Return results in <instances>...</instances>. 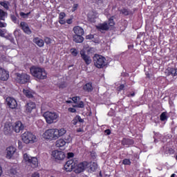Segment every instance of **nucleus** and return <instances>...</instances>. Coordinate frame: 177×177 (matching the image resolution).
Returning a JSON list of instances; mask_svg holds the SVG:
<instances>
[{"label":"nucleus","mask_w":177,"mask_h":177,"mask_svg":"<svg viewBox=\"0 0 177 177\" xmlns=\"http://www.w3.org/2000/svg\"><path fill=\"white\" fill-rule=\"evenodd\" d=\"M31 75L37 80H46L47 73L44 68L37 66H32L30 69Z\"/></svg>","instance_id":"nucleus-1"},{"label":"nucleus","mask_w":177,"mask_h":177,"mask_svg":"<svg viewBox=\"0 0 177 177\" xmlns=\"http://www.w3.org/2000/svg\"><path fill=\"white\" fill-rule=\"evenodd\" d=\"M67 131L64 128L50 129L51 140H57L59 138L64 136Z\"/></svg>","instance_id":"nucleus-2"},{"label":"nucleus","mask_w":177,"mask_h":177,"mask_svg":"<svg viewBox=\"0 0 177 177\" xmlns=\"http://www.w3.org/2000/svg\"><path fill=\"white\" fill-rule=\"evenodd\" d=\"M43 117L46 119V122L47 124H51L57 122V119L59 118V113L57 112H44Z\"/></svg>","instance_id":"nucleus-3"},{"label":"nucleus","mask_w":177,"mask_h":177,"mask_svg":"<svg viewBox=\"0 0 177 177\" xmlns=\"http://www.w3.org/2000/svg\"><path fill=\"white\" fill-rule=\"evenodd\" d=\"M94 66L97 68H103L106 65H107V62H106V58L102 55H99L95 54L93 57Z\"/></svg>","instance_id":"nucleus-4"},{"label":"nucleus","mask_w":177,"mask_h":177,"mask_svg":"<svg viewBox=\"0 0 177 177\" xmlns=\"http://www.w3.org/2000/svg\"><path fill=\"white\" fill-rule=\"evenodd\" d=\"M22 140L26 144L35 143L37 142L38 139L33 133L26 131L22 135Z\"/></svg>","instance_id":"nucleus-5"},{"label":"nucleus","mask_w":177,"mask_h":177,"mask_svg":"<svg viewBox=\"0 0 177 177\" xmlns=\"http://www.w3.org/2000/svg\"><path fill=\"white\" fill-rule=\"evenodd\" d=\"M30 80V76L25 73H16V81L21 84H27Z\"/></svg>","instance_id":"nucleus-6"},{"label":"nucleus","mask_w":177,"mask_h":177,"mask_svg":"<svg viewBox=\"0 0 177 177\" xmlns=\"http://www.w3.org/2000/svg\"><path fill=\"white\" fill-rule=\"evenodd\" d=\"M76 165H75L74 171L76 174L84 171L88 166V162H83L78 164L77 160H75Z\"/></svg>","instance_id":"nucleus-7"},{"label":"nucleus","mask_w":177,"mask_h":177,"mask_svg":"<svg viewBox=\"0 0 177 177\" xmlns=\"http://www.w3.org/2000/svg\"><path fill=\"white\" fill-rule=\"evenodd\" d=\"M24 159L26 162L30 164V165L33 168L37 167L38 166V160L35 157L32 158L28 154L25 153V154H24Z\"/></svg>","instance_id":"nucleus-8"},{"label":"nucleus","mask_w":177,"mask_h":177,"mask_svg":"<svg viewBox=\"0 0 177 177\" xmlns=\"http://www.w3.org/2000/svg\"><path fill=\"white\" fill-rule=\"evenodd\" d=\"M51 155L55 160H62L66 158L64 152L58 150L52 151Z\"/></svg>","instance_id":"nucleus-9"},{"label":"nucleus","mask_w":177,"mask_h":177,"mask_svg":"<svg viewBox=\"0 0 177 177\" xmlns=\"http://www.w3.org/2000/svg\"><path fill=\"white\" fill-rule=\"evenodd\" d=\"M76 165V160H68L66 164L64 165V169L66 171H72L73 169L75 170V167Z\"/></svg>","instance_id":"nucleus-10"},{"label":"nucleus","mask_w":177,"mask_h":177,"mask_svg":"<svg viewBox=\"0 0 177 177\" xmlns=\"http://www.w3.org/2000/svg\"><path fill=\"white\" fill-rule=\"evenodd\" d=\"M6 102L8 106L12 109H15L17 106V102L16 100L12 97H8L6 98Z\"/></svg>","instance_id":"nucleus-11"},{"label":"nucleus","mask_w":177,"mask_h":177,"mask_svg":"<svg viewBox=\"0 0 177 177\" xmlns=\"http://www.w3.org/2000/svg\"><path fill=\"white\" fill-rule=\"evenodd\" d=\"M20 27L26 34L30 35L32 33V30L27 23L24 21L21 22Z\"/></svg>","instance_id":"nucleus-12"},{"label":"nucleus","mask_w":177,"mask_h":177,"mask_svg":"<svg viewBox=\"0 0 177 177\" xmlns=\"http://www.w3.org/2000/svg\"><path fill=\"white\" fill-rule=\"evenodd\" d=\"M80 55H81L82 59H83V60L85 62V64L86 65H90L92 63V59L91 57L86 55L84 51L83 50L80 51Z\"/></svg>","instance_id":"nucleus-13"},{"label":"nucleus","mask_w":177,"mask_h":177,"mask_svg":"<svg viewBox=\"0 0 177 177\" xmlns=\"http://www.w3.org/2000/svg\"><path fill=\"white\" fill-rule=\"evenodd\" d=\"M9 78L8 73L0 67V80L6 81Z\"/></svg>","instance_id":"nucleus-14"},{"label":"nucleus","mask_w":177,"mask_h":177,"mask_svg":"<svg viewBox=\"0 0 177 177\" xmlns=\"http://www.w3.org/2000/svg\"><path fill=\"white\" fill-rule=\"evenodd\" d=\"M98 15L97 13L91 11L88 14V20L91 23L96 22V19L97 18Z\"/></svg>","instance_id":"nucleus-15"},{"label":"nucleus","mask_w":177,"mask_h":177,"mask_svg":"<svg viewBox=\"0 0 177 177\" xmlns=\"http://www.w3.org/2000/svg\"><path fill=\"white\" fill-rule=\"evenodd\" d=\"M36 108V104L33 102H28L26 105V113H31Z\"/></svg>","instance_id":"nucleus-16"},{"label":"nucleus","mask_w":177,"mask_h":177,"mask_svg":"<svg viewBox=\"0 0 177 177\" xmlns=\"http://www.w3.org/2000/svg\"><path fill=\"white\" fill-rule=\"evenodd\" d=\"M16 151V149L13 147H9L6 149V158L10 159Z\"/></svg>","instance_id":"nucleus-17"},{"label":"nucleus","mask_w":177,"mask_h":177,"mask_svg":"<svg viewBox=\"0 0 177 177\" xmlns=\"http://www.w3.org/2000/svg\"><path fill=\"white\" fill-rule=\"evenodd\" d=\"M12 129L16 132V133H19L21 130L24 129V126L21 123V122H16L15 123V125L12 127Z\"/></svg>","instance_id":"nucleus-18"},{"label":"nucleus","mask_w":177,"mask_h":177,"mask_svg":"<svg viewBox=\"0 0 177 177\" xmlns=\"http://www.w3.org/2000/svg\"><path fill=\"white\" fill-rule=\"evenodd\" d=\"M13 127H12L11 123H6L3 129V132L6 135H9L11 133Z\"/></svg>","instance_id":"nucleus-19"},{"label":"nucleus","mask_w":177,"mask_h":177,"mask_svg":"<svg viewBox=\"0 0 177 177\" xmlns=\"http://www.w3.org/2000/svg\"><path fill=\"white\" fill-rule=\"evenodd\" d=\"M10 174L15 177L19 176L21 171L18 166H15L10 169Z\"/></svg>","instance_id":"nucleus-20"},{"label":"nucleus","mask_w":177,"mask_h":177,"mask_svg":"<svg viewBox=\"0 0 177 177\" xmlns=\"http://www.w3.org/2000/svg\"><path fill=\"white\" fill-rule=\"evenodd\" d=\"M23 93L26 97L29 99L33 98L34 92L32 90L29 88L24 89Z\"/></svg>","instance_id":"nucleus-21"},{"label":"nucleus","mask_w":177,"mask_h":177,"mask_svg":"<svg viewBox=\"0 0 177 177\" xmlns=\"http://www.w3.org/2000/svg\"><path fill=\"white\" fill-rule=\"evenodd\" d=\"M75 35H83L84 34V30L80 26H75L73 29Z\"/></svg>","instance_id":"nucleus-22"},{"label":"nucleus","mask_w":177,"mask_h":177,"mask_svg":"<svg viewBox=\"0 0 177 177\" xmlns=\"http://www.w3.org/2000/svg\"><path fill=\"white\" fill-rule=\"evenodd\" d=\"M83 90L85 92L91 93L93 91V86L92 83L88 82L83 86Z\"/></svg>","instance_id":"nucleus-23"},{"label":"nucleus","mask_w":177,"mask_h":177,"mask_svg":"<svg viewBox=\"0 0 177 177\" xmlns=\"http://www.w3.org/2000/svg\"><path fill=\"white\" fill-rule=\"evenodd\" d=\"M41 137H43V138H44V140H52L50 129H47L46 131H44L43 135H41Z\"/></svg>","instance_id":"nucleus-24"},{"label":"nucleus","mask_w":177,"mask_h":177,"mask_svg":"<svg viewBox=\"0 0 177 177\" xmlns=\"http://www.w3.org/2000/svg\"><path fill=\"white\" fill-rule=\"evenodd\" d=\"M33 41L39 46V47H43L44 46V41L39 37H35Z\"/></svg>","instance_id":"nucleus-25"},{"label":"nucleus","mask_w":177,"mask_h":177,"mask_svg":"<svg viewBox=\"0 0 177 177\" xmlns=\"http://www.w3.org/2000/svg\"><path fill=\"white\" fill-rule=\"evenodd\" d=\"M90 171H95L97 169V164L96 162L88 163V167Z\"/></svg>","instance_id":"nucleus-26"},{"label":"nucleus","mask_w":177,"mask_h":177,"mask_svg":"<svg viewBox=\"0 0 177 177\" xmlns=\"http://www.w3.org/2000/svg\"><path fill=\"white\" fill-rule=\"evenodd\" d=\"M66 144V143L64 139H59L55 142V147L60 148V147H64Z\"/></svg>","instance_id":"nucleus-27"},{"label":"nucleus","mask_w":177,"mask_h":177,"mask_svg":"<svg viewBox=\"0 0 177 177\" xmlns=\"http://www.w3.org/2000/svg\"><path fill=\"white\" fill-rule=\"evenodd\" d=\"M73 41L77 43H82L84 41V37H82V35H75L73 36Z\"/></svg>","instance_id":"nucleus-28"},{"label":"nucleus","mask_w":177,"mask_h":177,"mask_svg":"<svg viewBox=\"0 0 177 177\" xmlns=\"http://www.w3.org/2000/svg\"><path fill=\"white\" fill-rule=\"evenodd\" d=\"M97 28L99 30H109V24H107V23L99 24L97 26Z\"/></svg>","instance_id":"nucleus-29"},{"label":"nucleus","mask_w":177,"mask_h":177,"mask_svg":"<svg viewBox=\"0 0 177 177\" xmlns=\"http://www.w3.org/2000/svg\"><path fill=\"white\" fill-rule=\"evenodd\" d=\"M133 143H134V142L131 139L124 138L122 140V145L124 146V145H127V146L132 145Z\"/></svg>","instance_id":"nucleus-30"},{"label":"nucleus","mask_w":177,"mask_h":177,"mask_svg":"<svg viewBox=\"0 0 177 177\" xmlns=\"http://www.w3.org/2000/svg\"><path fill=\"white\" fill-rule=\"evenodd\" d=\"M79 122H84V119H82L81 116H76L73 119L72 124L76 125Z\"/></svg>","instance_id":"nucleus-31"},{"label":"nucleus","mask_w":177,"mask_h":177,"mask_svg":"<svg viewBox=\"0 0 177 177\" xmlns=\"http://www.w3.org/2000/svg\"><path fill=\"white\" fill-rule=\"evenodd\" d=\"M64 135H65L64 136V138L63 140L65 141V143L66 144L71 143L72 142V140H73V138L71 136V135L67 133V132Z\"/></svg>","instance_id":"nucleus-32"},{"label":"nucleus","mask_w":177,"mask_h":177,"mask_svg":"<svg viewBox=\"0 0 177 177\" xmlns=\"http://www.w3.org/2000/svg\"><path fill=\"white\" fill-rule=\"evenodd\" d=\"M169 75H171L173 77H176L177 68H170V71H169Z\"/></svg>","instance_id":"nucleus-33"},{"label":"nucleus","mask_w":177,"mask_h":177,"mask_svg":"<svg viewBox=\"0 0 177 177\" xmlns=\"http://www.w3.org/2000/svg\"><path fill=\"white\" fill-rule=\"evenodd\" d=\"M73 106L82 109L84 107V102L83 101H79L76 104L73 105Z\"/></svg>","instance_id":"nucleus-34"},{"label":"nucleus","mask_w":177,"mask_h":177,"mask_svg":"<svg viewBox=\"0 0 177 177\" xmlns=\"http://www.w3.org/2000/svg\"><path fill=\"white\" fill-rule=\"evenodd\" d=\"M0 5L3 6L5 9L8 10L9 9V3L7 1H3L0 2Z\"/></svg>","instance_id":"nucleus-35"},{"label":"nucleus","mask_w":177,"mask_h":177,"mask_svg":"<svg viewBox=\"0 0 177 177\" xmlns=\"http://www.w3.org/2000/svg\"><path fill=\"white\" fill-rule=\"evenodd\" d=\"M6 16H7V13L0 9V19L4 20Z\"/></svg>","instance_id":"nucleus-36"},{"label":"nucleus","mask_w":177,"mask_h":177,"mask_svg":"<svg viewBox=\"0 0 177 177\" xmlns=\"http://www.w3.org/2000/svg\"><path fill=\"white\" fill-rule=\"evenodd\" d=\"M167 119V113L165 112H163L160 115V121H165Z\"/></svg>","instance_id":"nucleus-37"},{"label":"nucleus","mask_w":177,"mask_h":177,"mask_svg":"<svg viewBox=\"0 0 177 177\" xmlns=\"http://www.w3.org/2000/svg\"><path fill=\"white\" fill-rule=\"evenodd\" d=\"M72 100H73V102L75 104H77L79 102V101L80 100V97H79V96L73 97H72Z\"/></svg>","instance_id":"nucleus-38"},{"label":"nucleus","mask_w":177,"mask_h":177,"mask_svg":"<svg viewBox=\"0 0 177 177\" xmlns=\"http://www.w3.org/2000/svg\"><path fill=\"white\" fill-rule=\"evenodd\" d=\"M71 55H73V56H77V55H78V51H77V49H75V48H72V49H71Z\"/></svg>","instance_id":"nucleus-39"},{"label":"nucleus","mask_w":177,"mask_h":177,"mask_svg":"<svg viewBox=\"0 0 177 177\" xmlns=\"http://www.w3.org/2000/svg\"><path fill=\"white\" fill-rule=\"evenodd\" d=\"M115 25V23L113 21V17H111L109 19V26H113Z\"/></svg>","instance_id":"nucleus-40"},{"label":"nucleus","mask_w":177,"mask_h":177,"mask_svg":"<svg viewBox=\"0 0 177 177\" xmlns=\"http://www.w3.org/2000/svg\"><path fill=\"white\" fill-rule=\"evenodd\" d=\"M122 163L125 165H131V161H130L129 159L126 158V159L123 160Z\"/></svg>","instance_id":"nucleus-41"},{"label":"nucleus","mask_w":177,"mask_h":177,"mask_svg":"<svg viewBox=\"0 0 177 177\" xmlns=\"http://www.w3.org/2000/svg\"><path fill=\"white\" fill-rule=\"evenodd\" d=\"M66 15L64 12H61L59 15L58 19H63L66 17Z\"/></svg>","instance_id":"nucleus-42"},{"label":"nucleus","mask_w":177,"mask_h":177,"mask_svg":"<svg viewBox=\"0 0 177 177\" xmlns=\"http://www.w3.org/2000/svg\"><path fill=\"white\" fill-rule=\"evenodd\" d=\"M122 14L124 15L125 16L129 15L130 12L127 9H123L121 10Z\"/></svg>","instance_id":"nucleus-43"},{"label":"nucleus","mask_w":177,"mask_h":177,"mask_svg":"<svg viewBox=\"0 0 177 177\" xmlns=\"http://www.w3.org/2000/svg\"><path fill=\"white\" fill-rule=\"evenodd\" d=\"M5 30H6L5 29L3 30L0 29V36L2 37L8 38V37H5V34H4Z\"/></svg>","instance_id":"nucleus-44"},{"label":"nucleus","mask_w":177,"mask_h":177,"mask_svg":"<svg viewBox=\"0 0 177 177\" xmlns=\"http://www.w3.org/2000/svg\"><path fill=\"white\" fill-rule=\"evenodd\" d=\"M44 41H46V44H49L51 43V39L49 37L44 38Z\"/></svg>","instance_id":"nucleus-45"},{"label":"nucleus","mask_w":177,"mask_h":177,"mask_svg":"<svg viewBox=\"0 0 177 177\" xmlns=\"http://www.w3.org/2000/svg\"><path fill=\"white\" fill-rule=\"evenodd\" d=\"M77 8H78V4H74L73 6V8H72L71 11L75 12V10H77Z\"/></svg>","instance_id":"nucleus-46"},{"label":"nucleus","mask_w":177,"mask_h":177,"mask_svg":"<svg viewBox=\"0 0 177 177\" xmlns=\"http://www.w3.org/2000/svg\"><path fill=\"white\" fill-rule=\"evenodd\" d=\"M31 177H40V174L39 172L36 171L32 174Z\"/></svg>","instance_id":"nucleus-47"},{"label":"nucleus","mask_w":177,"mask_h":177,"mask_svg":"<svg viewBox=\"0 0 177 177\" xmlns=\"http://www.w3.org/2000/svg\"><path fill=\"white\" fill-rule=\"evenodd\" d=\"M68 111L71 113H75L76 112V109L75 108H73V107H69L68 109Z\"/></svg>","instance_id":"nucleus-48"},{"label":"nucleus","mask_w":177,"mask_h":177,"mask_svg":"<svg viewBox=\"0 0 177 177\" xmlns=\"http://www.w3.org/2000/svg\"><path fill=\"white\" fill-rule=\"evenodd\" d=\"M58 22L60 24H65L66 23V21L64 19H59L58 20Z\"/></svg>","instance_id":"nucleus-49"},{"label":"nucleus","mask_w":177,"mask_h":177,"mask_svg":"<svg viewBox=\"0 0 177 177\" xmlns=\"http://www.w3.org/2000/svg\"><path fill=\"white\" fill-rule=\"evenodd\" d=\"M11 19L14 23H17V19L15 15H11Z\"/></svg>","instance_id":"nucleus-50"},{"label":"nucleus","mask_w":177,"mask_h":177,"mask_svg":"<svg viewBox=\"0 0 177 177\" xmlns=\"http://www.w3.org/2000/svg\"><path fill=\"white\" fill-rule=\"evenodd\" d=\"M28 15H29V13H28V14H25L24 12H21V13H20V16L22 17H24V18L28 17Z\"/></svg>","instance_id":"nucleus-51"},{"label":"nucleus","mask_w":177,"mask_h":177,"mask_svg":"<svg viewBox=\"0 0 177 177\" xmlns=\"http://www.w3.org/2000/svg\"><path fill=\"white\" fill-rule=\"evenodd\" d=\"M74 157V153H67V158H71Z\"/></svg>","instance_id":"nucleus-52"},{"label":"nucleus","mask_w":177,"mask_h":177,"mask_svg":"<svg viewBox=\"0 0 177 177\" xmlns=\"http://www.w3.org/2000/svg\"><path fill=\"white\" fill-rule=\"evenodd\" d=\"M124 88V84H121V85L118 88V90L119 91H122Z\"/></svg>","instance_id":"nucleus-53"},{"label":"nucleus","mask_w":177,"mask_h":177,"mask_svg":"<svg viewBox=\"0 0 177 177\" xmlns=\"http://www.w3.org/2000/svg\"><path fill=\"white\" fill-rule=\"evenodd\" d=\"M86 38L87 39H92L94 38V35H86Z\"/></svg>","instance_id":"nucleus-54"},{"label":"nucleus","mask_w":177,"mask_h":177,"mask_svg":"<svg viewBox=\"0 0 177 177\" xmlns=\"http://www.w3.org/2000/svg\"><path fill=\"white\" fill-rule=\"evenodd\" d=\"M7 24L6 23H2L0 21V28H6Z\"/></svg>","instance_id":"nucleus-55"},{"label":"nucleus","mask_w":177,"mask_h":177,"mask_svg":"<svg viewBox=\"0 0 177 177\" xmlns=\"http://www.w3.org/2000/svg\"><path fill=\"white\" fill-rule=\"evenodd\" d=\"M66 23H67L68 24H73V19H68L66 21Z\"/></svg>","instance_id":"nucleus-56"},{"label":"nucleus","mask_w":177,"mask_h":177,"mask_svg":"<svg viewBox=\"0 0 177 177\" xmlns=\"http://www.w3.org/2000/svg\"><path fill=\"white\" fill-rule=\"evenodd\" d=\"M134 96H135V93L134 92L127 95L128 97H134Z\"/></svg>","instance_id":"nucleus-57"},{"label":"nucleus","mask_w":177,"mask_h":177,"mask_svg":"<svg viewBox=\"0 0 177 177\" xmlns=\"http://www.w3.org/2000/svg\"><path fill=\"white\" fill-rule=\"evenodd\" d=\"M104 133L106 134V135H110L111 134V131L109 129H107V130H105Z\"/></svg>","instance_id":"nucleus-58"},{"label":"nucleus","mask_w":177,"mask_h":177,"mask_svg":"<svg viewBox=\"0 0 177 177\" xmlns=\"http://www.w3.org/2000/svg\"><path fill=\"white\" fill-rule=\"evenodd\" d=\"M77 133L84 132V130L81 128H79V129H77Z\"/></svg>","instance_id":"nucleus-59"},{"label":"nucleus","mask_w":177,"mask_h":177,"mask_svg":"<svg viewBox=\"0 0 177 177\" xmlns=\"http://www.w3.org/2000/svg\"><path fill=\"white\" fill-rule=\"evenodd\" d=\"M169 151L170 152V153H174V151L172 149H169Z\"/></svg>","instance_id":"nucleus-60"},{"label":"nucleus","mask_w":177,"mask_h":177,"mask_svg":"<svg viewBox=\"0 0 177 177\" xmlns=\"http://www.w3.org/2000/svg\"><path fill=\"white\" fill-rule=\"evenodd\" d=\"M2 173H3L2 167L0 165V176H1Z\"/></svg>","instance_id":"nucleus-61"},{"label":"nucleus","mask_w":177,"mask_h":177,"mask_svg":"<svg viewBox=\"0 0 177 177\" xmlns=\"http://www.w3.org/2000/svg\"><path fill=\"white\" fill-rule=\"evenodd\" d=\"M66 87V85L65 84H64V85H59V88H65Z\"/></svg>","instance_id":"nucleus-62"},{"label":"nucleus","mask_w":177,"mask_h":177,"mask_svg":"<svg viewBox=\"0 0 177 177\" xmlns=\"http://www.w3.org/2000/svg\"><path fill=\"white\" fill-rule=\"evenodd\" d=\"M171 177H175V174H171Z\"/></svg>","instance_id":"nucleus-63"},{"label":"nucleus","mask_w":177,"mask_h":177,"mask_svg":"<svg viewBox=\"0 0 177 177\" xmlns=\"http://www.w3.org/2000/svg\"><path fill=\"white\" fill-rule=\"evenodd\" d=\"M8 36H9V37H10V39H12L11 35H9Z\"/></svg>","instance_id":"nucleus-64"}]
</instances>
